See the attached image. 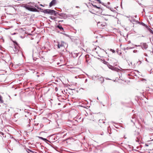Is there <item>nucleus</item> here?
<instances>
[{"mask_svg":"<svg viewBox=\"0 0 153 153\" xmlns=\"http://www.w3.org/2000/svg\"><path fill=\"white\" fill-rule=\"evenodd\" d=\"M37 8L38 9L42 10L43 11H42V12L45 13L50 14L51 15H53L54 16H56L57 15V12L56 11L53 10L45 9L43 10V9H42L38 7H37Z\"/></svg>","mask_w":153,"mask_h":153,"instance_id":"obj_1","label":"nucleus"},{"mask_svg":"<svg viewBox=\"0 0 153 153\" xmlns=\"http://www.w3.org/2000/svg\"><path fill=\"white\" fill-rule=\"evenodd\" d=\"M39 51L36 47H34L33 50L32 56L33 59L34 61H36V59H38L39 56L38 54Z\"/></svg>","mask_w":153,"mask_h":153,"instance_id":"obj_2","label":"nucleus"},{"mask_svg":"<svg viewBox=\"0 0 153 153\" xmlns=\"http://www.w3.org/2000/svg\"><path fill=\"white\" fill-rule=\"evenodd\" d=\"M24 7L26 9L33 12H38V10L36 8L33 7L32 6L28 5H25Z\"/></svg>","mask_w":153,"mask_h":153,"instance_id":"obj_3","label":"nucleus"},{"mask_svg":"<svg viewBox=\"0 0 153 153\" xmlns=\"http://www.w3.org/2000/svg\"><path fill=\"white\" fill-rule=\"evenodd\" d=\"M134 137L135 139L136 142L140 143L141 141V138L140 134L137 132H136L134 134Z\"/></svg>","mask_w":153,"mask_h":153,"instance_id":"obj_4","label":"nucleus"},{"mask_svg":"<svg viewBox=\"0 0 153 153\" xmlns=\"http://www.w3.org/2000/svg\"><path fill=\"white\" fill-rule=\"evenodd\" d=\"M94 78H95L96 79H98L101 83H102L104 81V79L102 76H94L92 77V79H93Z\"/></svg>","mask_w":153,"mask_h":153,"instance_id":"obj_5","label":"nucleus"},{"mask_svg":"<svg viewBox=\"0 0 153 153\" xmlns=\"http://www.w3.org/2000/svg\"><path fill=\"white\" fill-rule=\"evenodd\" d=\"M57 47L58 48H60L64 46V44L65 43L63 41H61L60 43L59 42H57Z\"/></svg>","mask_w":153,"mask_h":153,"instance_id":"obj_6","label":"nucleus"},{"mask_svg":"<svg viewBox=\"0 0 153 153\" xmlns=\"http://www.w3.org/2000/svg\"><path fill=\"white\" fill-rule=\"evenodd\" d=\"M129 20L131 22H132L134 24H136L137 23H140L138 22V21L135 20L134 19L132 18V17H131V19H130Z\"/></svg>","mask_w":153,"mask_h":153,"instance_id":"obj_7","label":"nucleus"},{"mask_svg":"<svg viewBox=\"0 0 153 153\" xmlns=\"http://www.w3.org/2000/svg\"><path fill=\"white\" fill-rule=\"evenodd\" d=\"M13 50L14 53H16L19 51V48L18 46H16L14 45V47L13 48Z\"/></svg>","mask_w":153,"mask_h":153,"instance_id":"obj_8","label":"nucleus"},{"mask_svg":"<svg viewBox=\"0 0 153 153\" xmlns=\"http://www.w3.org/2000/svg\"><path fill=\"white\" fill-rule=\"evenodd\" d=\"M107 66L109 68L113 70H117V68L115 67H114V66H113L109 64H108Z\"/></svg>","mask_w":153,"mask_h":153,"instance_id":"obj_9","label":"nucleus"},{"mask_svg":"<svg viewBox=\"0 0 153 153\" xmlns=\"http://www.w3.org/2000/svg\"><path fill=\"white\" fill-rule=\"evenodd\" d=\"M99 125H100V126H102L101 123H102L103 125H105V121L104 120H99Z\"/></svg>","mask_w":153,"mask_h":153,"instance_id":"obj_10","label":"nucleus"},{"mask_svg":"<svg viewBox=\"0 0 153 153\" xmlns=\"http://www.w3.org/2000/svg\"><path fill=\"white\" fill-rule=\"evenodd\" d=\"M56 3V0H52V1L50 3L49 6L50 7H52L53 5H54Z\"/></svg>","mask_w":153,"mask_h":153,"instance_id":"obj_11","label":"nucleus"},{"mask_svg":"<svg viewBox=\"0 0 153 153\" xmlns=\"http://www.w3.org/2000/svg\"><path fill=\"white\" fill-rule=\"evenodd\" d=\"M57 27L59 28L61 31L64 32L63 28L62 27L61 25H60V24H59V25H58L57 26Z\"/></svg>","mask_w":153,"mask_h":153,"instance_id":"obj_12","label":"nucleus"},{"mask_svg":"<svg viewBox=\"0 0 153 153\" xmlns=\"http://www.w3.org/2000/svg\"><path fill=\"white\" fill-rule=\"evenodd\" d=\"M58 15L60 16H62V17H65L66 16H65V14H64L63 13H62L60 14H59L58 12H57V14Z\"/></svg>","mask_w":153,"mask_h":153,"instance_id":"obj_13","label":"nucleus"},{"mask_svg":"<svg viewBox=\"0 0 153 153\" xmlns=\"http://www.w3.org/2000/svg\"><path fill=\"white\" fill-rule=\"evenodd\" d=\"M148 46L146 43H144L143 44V47L145 49H146L148 48Z\"/></svg>","mask_w":153,"mask_h":153,"instance_id":"obj_14","label":"nucleus"},{"mask_svg":"<svg viewBox=\"0 0 153 153\" xmlns=\"http://www.w3.org/2000/svg\"><path fill=\"white\" fill-rule=\"evenodd\" d=\"M117 52L118 54L121 55H122V52L121 50H119L118 49H117Z\"/></svg>","mask_w":153,"mask_h":153,"instance_id":"obj_15","label":"nucleus"},{"mask_svg":"<svg viewBox=\"0 0 153 153\" xmlns=\"http://www.w3.org/2000/svg\"><path fill=\"white\" fill-rule=\"evenodd\" d=\"M135 120L136 119L135 118L134 116H133L132 117V119L131 120V121L134 123V122Z\"/></svg>","mask_w":153,"mask_h":153,"instance_id":"obj_16","label":"nucleus"},{"mask_svg":"<svg viewBox=\"0 0 153 153\" xmlns=\"http://www.w3.org/2000/svg\"><path fill=\"white\" fill-rule=\"evenodd\" d=\"M109 127H108L106 128V130H107V131H106V133L107 134H108V133L110 134H111V133H110L109 132Z\"/></svg>","mask_w":153,"mask_h":153,"instance_id":"obj_17","label":"nucleus"},{"mask_svg":"<svg viewBox=\"0 0 153 153\" xmlns=\"http://www.w3.org/2000/svg\"><path fill=\"white\" fill-rule=\"evenodd\" d=\"M39 138L45 141H46L48 140L42 137H39Z\"/></svg>","mask_w":153,"mask_h":153,"instance_id":"obj_18","label":"nucleus"},{"mask_svg":"<svg viewBox=\"0 0 153 153\" xmlns=\"http://www.w3.org/2000/svg\"><path fill=\"white\" fill-rule=\"evenodd\" d=\"M43 53V52L42 51H40V52H39L38 54H39V57L40 58H41V55Z\"/></svg>","mask_w":153,"mask_h":153,"instance_id":"obj_19","label":"nucleus"},{"mask_svg":"<svg viewBox=\"0 0 153 153\" xmlns=\"http://www.w3.org/2000/svg\"><path fill=\"white\" fill-rule=\"evenodd\" d=\"M27 151L28 152H31V153H33V151H32L30 149H27Z\"/></svg>","mask_w":153,"mask_h":153,"instance_id":"obj_20","label":"nucleus"},{"mask_svg":"<svg viewBox=\"0 0 153 153\" xmlns=\"http://www.w3.org/2000/svg\"><path fill=\"white\" fill-rule=\"evenodd\" d=\"M92 5H93V6L94 7H95V8H97V9H100V7H97V6L96 5H93V4H92Z\"/></svg>","mask_w":153,"mask_h":153,"instance_id":"obj_21","label":"nucleus"},{"mask_svg":"<svg viewBox=\"0 0 153 153\" xmlns=\"http://www.w3.org/2000/svg\"><path fill=\"white\" fill-rule=\"evenodd\" d=\"M13 42L14 43V45H15L16 46H18V44L16 41H13Z\"/></svg>","mask_w":153,"mask_h":153,"instance_id":"obj_22","label":"nucleus"},{"mask_svg":"<svg viewBox=\"0 0 153 153\" xmlns=\"http://www.w3.org/2000/svg\"><path fill=\"white\" fill-rule=\"evenodd\" d=\"M0 101L2 103H3V101L2 99V97L0 95Z\"/></svg>","mask_w":153,"mask_h":153,"instance_id":"obj_23","label":"nucleus"},{"mask_svg":"<svg viewBox=\"0 0 153 153\" xmlns=\"http://www.w3.org/2000/svg\"><path fill=\"white\" fill-rule=\"evenodd\" d=\"M148 30H149V31L152 33V34H153V31L151 30V29L150 28H148Z\"/></svg>","mask_w":153,"mask_h":153,"instance_id":"obj_24","label":"nucleus"},{"mask_svg":"<svg viewBox=\"0 0 153 153\" xmlns=\"http://www.w3.org/2000/svg\"><path fill=\"white\" fill-rule=\"evenodd\" d=\"M141 25L143 26H146V27H147V26L144 23H143V22H142L141 23Z\"/></svg>","mask_w":153,"mask_h":153,"instance_id":"obj_25","label":"nucleus"},{"mask_svg":"<svg viewBox=\"0 0 153 153\" xmlns=\"http://www.w3.org/2000/svg\"><path fill=\"white\" fill-rule=\"evenodd\" d=\"M128 65L129 66H131L132 65V63L130 61H129V62H128Z\"/></svg>","mask_w":153,"mask_h":153,"instance_id":"obj_26","label":"nucleus"},{"mask_svg":"<svg viewBox=\"0 0 153 153\" xmlns=\"http://www.w3.org/2000/svg\"><path fill=\"white\" fill-rule=\"evenodd\" d=\"M100 25L101 26L102 25V24H101L100 23V22H99L98 23L97 25L99 26ZM105 26V25H103V26Z\"/></svg>","mask_w":153,"mask_h":153,"instance_id":"obj_27","label":"nucleus"},{"mask_svg":"<svg viewBox=\"0 0 153 153\" xmlns=\"http://www.w3.org/2000/svg\"><path fill=\"white\" fill-rule=\"evenodd\" d=\"M133 48V47H128L127 48H126V49H131V48Z\"/></svg>","mask_w":153,"mask_h":153,"instance_id":"obj_28","label":"nucleus"},{"mask_svg":"<svg viewBox=\"0 0 153 153\" xmlns=\"http://www.w3.org/2000/svg\"><path fill=\"white\" fill-rule=\"evenodd\" d=\"M110 10L111 11H113V12H114V11H115V10L113 8H112L111 7L110 8Z\"/></svg>","mask_w":153,"mask_h":153,"instance_id":"obj_29","label":"nucleus"},{"mask_svg":"<svg viewBox=\"0 0 153 153\" xmlns=\"http://www.w3.org/2000/svg\"><path fill=\"white\" fill-rule=\"evenodd\" d=\"M110 51H112L113 53H114L115 52V51L114 50L111 49H110Z\"/></svg>","mask_w":153,"mask_h":153,"instance_id":"obj_30","label":"nucleus"},{"mask_svg":"<svg viewBox=\"0 0 153 153\" xmlns=\"http://www.w3.org/2000/svg\"><path fill=\"white\" fill-rule=\"evenodd\" d=\"M103 63L105 64H107L108 63V62L105 61H103Z\"/></svg>","mask_w":153,"mask_h":153,"instance_id":"obj_31","label":"nucleus"},{"mask_svg":"<svg viewBox=\"0 0 153 153\" xmlns=\"http://www.w3.org/2000/svg\"><path fill=\"white\" fill-rule=\"evenodd\" d=\"M133 52L134 53H136L137 52V50H134V51H133Z\"/></svg>","mask_w":153,"mask_h":153,"instance_id":"obj_32","label":"nucleus"},{"mask_svg":"<svg viewBox=\"0 0 153 153\" xmlns=\"http://www.w3.org/2000/svg\"><path fill=\"white\" fill-rule=\"evenodd\" d=\"M106 7L107 8H108L110 9V8L111 7L110 6H106Z\"/></svg>","mask_w":153,"mask_h":153,"instance_id":"obj_33","label":"nucleus"},{"mask_svg":"<svg viewBox=\"0 0 153 153\" xmlns=\"http://www.w3.org/2000/svg\"><path fill=\"white\" fill-rule=\"evenodd\" d=\"M52 17H51V19H55V17H53V18H52Z\"/></svg>","mask_w":153,"mask_h":153,"instance_id":"obj_34","label":"nucleus"},{"mask_svg":"<svg viewBox=\"0 0 153 153\" xmlns=\"http://www.w3.org/2000/svg\"><path fill=\"white\" fill-rule=\"evenodd\" d=\"M0 134L3 135H4V134L3 132H1V133H0Z\"/></svg>","mask_w":153,"mask_h":153,"instance_id":"obj_35","label":"nucleus"},{"mask_svg":"<svg viewBox=\"0 0 153 153\" xmlns=\"http://www.w3.org/2000/svg\"><path fill=\"white\" fill-rule=\"evenodd\" d=\"M63 20H59V21H58V22L59 23V22H63Z\"/></svg>","mask_w":153,"mask_h":153,"instance_id":"obj_36","label":"nucleus"},{"mask_svg":"<svg viewBox=\"0 0 153 153\" xmlns=\"http://www.w3.org/2000/svg\"><path fill=\"white\" fill-rule=\"evenodd\" d=\"M97 49H100V50H101V48H100L99 47H98V48H96V49H95V50H96Z\"/></svg>","mask_w":153,"mask_h":153,"instance_id":"obj_37","label":"nucleus"},{"mask_svg":"<svg viewBox=\"0 0 153 153\" xmlns=\"http://www.w3.org/2000/svg\"><path fill=\"white\" fill-rule=\"evenodd\" d=\"M100 134L101 135H102L103 134V132H101Z\"/></svg>","mask_w":153,"mask_h":153,"instance_id":"obj_38","label":"nucleus"},{"mask_svg":"<svg viewBox=\"0 0 153 153\" xmlns=\"http://www.w3.org/2000/svg\"><path fill=\"white\" fill-rule=\"evenodd\" d=\"M88 80L87 79H86L85 81V82L86 83V82H87Z\"/></svg>","mask_w":153,"mask_h":153,"instance_id":"obj_39","label":"nucleus"},{"mask_svg":"<svg viewBox=\"0 0 153 153\" xmlns=\"http://www.w3.org/2000/svg\"><path fill=\"white\" fill-rule=\"evenodd\" d=\"M121 104H122V105H124L123 102H121Z\"/></svg>","mask_w":153,"mask_h":153,"instance_id":"obj_40","label":"nucleus"},{"mask_svg":"<svg viewBox=\"0 0 153 153\" xmlns=\"http://www.w3.org/2000/svg\"><path fill=\"white\" fill-rule=\"evenodd\" d=\"M43 58V56H41V58Z\"/></svg>","mask_w":153,"mask_h":153,"instance_id":"obj_41","label":"nucleus"},{"mask_svg":"<svg viewBox=\"0 0 153 153\" xmlns=\"http://www.w3.org/2000/svg\"><path fill=\"white\" fill-rule=\"evenodd\" d=\"M16 34V33H13V34H12V35H15V34Z\"/></svg>","mask_w":153,"mask_h":153,"instance_id":"obj_42","label":"nucleus"},{"mask_svg":"<svg viewBox=\"0 0 153 153\" xmlns=\"http://www.w3.org/2000/svg\"><path fill=\"white\" fill-rule=\"evenodd\" d=\"M127 74L128 76H128H130V74Z\"/></svg>","mask_w":153,"mask_h":153,"instance_id":"obj_43","label":"nucleus"},{"mask_svg":"<svg viewBox=\"0 0 153 153\" xmlns=\"http://www.w3.org/2000/svg\"><path fill=\"white\" fill-rule=\"evenodd\" d=\"M100 104H102V102H100Z\"/></svg>","mask_w":153,"mask_h":153,"instance_id":"obj_44","label":"nucleus"},{"mask_svg":"<svg viewBox=\"0 0 153 153\" xmlns=\"http://www.w3.org/2000/svg\"><path fill=\"white\" fill-rule=\"evenodd\" d=\"M102 50H103L106 53H106L105 52V51H104V49H102Z\"/></svg>","mask_w":153,"mask_h":153,"instance_id":"obj_45","label":"nucleus"},{"mask_svg":"<svg viewBox=\"0 0 153 153\" xmlns=\"http://www.w3.org/2000/svg\"><path fill=\"white\" fill-rule=\"evenodd\" d=\"M121 77L120 76V79H122L123 81V80L121 78Z\"/></svg>","mask_w":153,"mask_h":153,"instance_id":"obj_46","label":"nucleus"},{"mask_svg":"<svg viewBox=\"0 0 153 153\" xmlns=\"http://www.w3.org/2000/svg\"><path fill=\"white\" fill-rule=\"evenodd\" d=\"M146 146H148V145H147V144H146Z\"/></svg>","mask_w":153,"mask_h":153,"instance_id":"obj_47","label":"nucleus"},{"mask_svg":"<svg viewBox=\"0 0 153 153\" xmlns=\"http://www.w3.org/2000/svg\"><path fill=\"white\" fill-rule=\"evenodd\" d=\"M105 20H106V21H107L108 20V19H105Z\"/></svg>","mask_w":153,"mask_h":153,"instance_id":"obj_48","label":"nucleus"},{"mask_svg":"<svg viewBox=\"0 0 153 153\" xmlns=\"http://www.w3.org/2000/svg\"><path fill=\"white\" fill-rule=\"evenodd\" d=\"M97 100H99V99H98V97H97Z\"/></svg>","mask_w":153,"mask_h":153,"instance_id":"obj_49","label":"nucleus"},{"mask_svg":"<svg viewBox=\"0 0 153 153\" xmlns=\"http://www.w3.org/2000/svg\"><path fill=\"white\" fill-rule=\"evenodd\" d=\"M110 4V2H108V4Z\"/></svg>","mask_w":153,"mask_h":153,"instance_id":"obj_50","label":"nucleus"},{"mask_svg":"<svg viewBox=\"0 0 153 153\" xmlns=\"http://www.w3.org/2000/svg\"><path fill=\"white\" fill-rule=\"evenodd\" d=\"M76 7H78V6H76Z\"/></svg>","mask_w":153,"mask_h":153,"instance_id":"obj_51","label":"nucleus"},{"mask_svg":"<svg viewBox=\"0 0 153 153\" xmlns=\"http://www.w3.org/2000/svg\"><path fill=\"white\" fill-rule=\"evenodd\" d=\"M41 6H42V4H40Z\"/></svg>","mask_w":153,"mask_h":153,"instance_id":"obj_52","label":"nucleus"},{"mask_svg":"<svg viewBox=\"0 0 153 153\" xmlns=\"http://www.w3.org/2000/svg\"><path fill=\"white\" fill-rule=\"evenodd\" d=\"M144 80H145V81H146V80L145 79H144Z\"/></svg>","mask_w":153,"mask_h":153,"instance_id":"obj_53","label":"nucleus"},{"mask_svg":"<svg viewBox=\"0 0 153 153\" xmlns=\"http://www.w3.org/2000/svg\"><path fill=\"white\" fill-rule=\"evenodd\" d=\"M126 70V69H125V71Z\"/></svg>","mask_w":153,"mask_h":153,"instance_id":"obj_54","label":"nucleus"},{"mask_svg":"<svg viewBox=\"0 0 153 153\" xmlns=\"http://www.w3.org/2000/svg\"><path fill=\"white\" fill-rule=\"evenodd\" d=\"M56 88H55V89H56V90H57V89H56Z\"/></svg>","mask_w":153,"mask_h":153,"instance_id":"obj_55","label":"nucleus"},{"mask_svg":"<svg viewBox=\"0 0 153 153\" xmlns=\"http://www.w3.org/2000/svg\"><path fill=\"white\" fill-rule=\"evenodd\" d=\"M56 88H55V89H56V90H57V89H56Z\"/></svg>","mask_w":153,"mask_h":153,"instance_id":"obj_56","label":"nucleus"},{"mask_svg":"<svg viewBox=\"0 0 153 153\" xmlns=\"http://www.w3.org/2000/svg\"><path fill=\"white\" fill-rule=\"evenodd\" d=\"M152 140H153V139H152Z\"/></svg>","mask_w":153,"mask_h":153,"instance_id":"obj_57","label":"nucleus"},{"mask_svg":"<svg viewBox=\"0 0 153 153\" xmlns=\"http://www.w3.org/2000/svg\"><path fill=\"white\" fill-rule=\"evenodd\" d=\"M28 153H30V152H28Z\"/></svg>","mask_w":153,"mask_h":153,"instance_id":"obj_58","label":"nucleus"},{"mask_svg":"<svg viewBox=\"0 0 153 153\" xmlns=\"http://www.w3.org/2000/svg\"><path fill=\"white\" fill-rule=\"evenodd\" d=\"M152 134L153 135V134Z\"/></svg>","mask_w":153,"mask_h":153,"instance_id":"obj_59","label":"nucleus"}]
</instances>
